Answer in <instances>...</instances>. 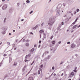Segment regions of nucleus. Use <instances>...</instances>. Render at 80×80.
Returning <instances> with one entry per match:
<instances>
[{
    "instance_id": "nucleus-1",
    "label": "nucleus",
    "mask_w": 80,
    "mask_h": 80,
    "mask_svg": "<svg viewBox=\"0 0 80 80\" xmlns=\"http://www.w3.org/2000/svg\"><path fill=\"white\" fill-rule=\"evenodd\" d=\"M53 20L54 19H53L52 18H50L49 19V21L48 22V24L49 26H52L53 24Z\"/></svg>"
},
{
    "instance_id": "nucleus-2",
    "label": "nucleus",
    "mask_w": 80,
    "mask_h": 80,
    "mask_svg": "<svg viewBox=\"0 0 80 80\" xmlns=\"http://www.w3.org/2000/svg\"><path fill=\"white\" fill-rule=\"evenodd\" d=\"M31 54H29L28 55H26V56L25 57V59H27V57L30 58V57H31Z\"/></svg>"
},
{
    "instance_id": "nucleus-3",
    "label": "nucleus",
    "mask_w": 80,
    "mask_h": 80,
    "mask_svg": "<svg viewBox=\"0 0 80 80\" xmlns=\"http://www.w3.org/2000/svg\"><path fill=\"white\" fill-rule=\"evenodd\" d=\"M28 80H33V78L32 77H30L29 78Z\"/></svg>"
},
{
    "instance_id": "nucleus-4",
    "label": "nucleus",
    "mask_w": 80,
    "mask_h": 80,
    "mask_svg": "<svg viewBox=\"0 0 80 80\" xmlns=\"http://www.w3.org/2000/svg\"><path fill=\"white\" fill-rule=\"evenodd\" d=\"M38 27V25H37L35 27L33 28V30H35L36 28H37Z\"/></svg>"
},
{
    "instance_id": "nucleus-5",
    "label": "nucleus",
    "mask_w": 80,
    "mask_h": 80,
    "mask_svg": "<svg viewBox=\"0 0 80 80\" xmlns=\"http://www.w3.org/2000/svg\"><path fill=\"white\" fill-rule=\"evenodd\" d=\"M26 67H27V66H25L24 67V68H23L22 69V71L23 72H25V68H26Z\"/></svg>"
},
{
    "instance_id": "nucleus-6",
    "label": "nucleus",
    "mask_w": 80,
    "mask_h": 80,
    "mask_svg": "<svg viewBox=\"0 0 80 80\" xmlns=\"http://www.w3.org/2000/svg\"><path fill=\"white\" fill-rule=\"evenodd\" d=\"M77 69V67L75 68H74V69L73 70V71L74 72H77V71L76 70Z\"/></svg>"
},
{
    "instance_id": "nucleus-7",
    "label": "nucleus",
    "mask_w": 80,
    "mask_h": 80,
    "mask_svg": "<svg viewBox=\"0 0 80 80\" xmlns=\"http://www.w3.org/2000/svg\"><path fill=\"white\" fill-rule=\"evenodd\" d=\"M44 32V30H41L39 31L40 33H43Z\"/></svg>"
},
{
    "instance_id": "nucleus-8",
    "label": "nucleus",
    "mask_w": 80,
    "mask_h": 80,
    "mask_svg": "<svg viewBox=\"0 0 80 80\" xmlns=\"http://www.w3.org/2000/svg\"><path fill=\"white\" fill-rule=\"evenodd\" d=\"M35 50V48H32L30 51V52H33Z\"/></svg>"
},
{
    "instance_id": "nucleus-9",
    "label": "nucleus",
    "mask_w": 80,
    "mask_h": 80,
    "mask_svg": "<svg viewBox=\"0 0 80 80\" xmlns=\"http://www.w3.org/2000/svg\"><path fill=\"white\" fill-rule=\"evenodd\" d=\"M51 42L52 44H53V45H55V41H52Z\"/></svg>"
},
{
    "instance_id": "nucleus-10",
    "label": "nucleus",
    "mask_w": 80,
    "mask_h": 80,
    "mask_svg": "<svg viewBox=\"0 0 80 80\" xmlns=\"http://www.w3.org/2000/svg\"><path fill=\"white\" fill-rule=\"evenodd\" d=\"M17 65V62H15L14 63L13 65H14V66H16Z\"/></svg>"
},
{
    "instance_id": "nucleus-11",
    "label": "nucleus",
    "mask_w": 80,
    "mask_h": 80,
    "mask_svg": "<svg viewBox=\"0 0 80 80\" xmlns=\"http://www.w3.org/2000/svg\"><path fill=\"white\" fill-rule=\"evenodd\" d=\"M74 74H75V73H74V72H72L71 73V75H72V76H73Z\"/></svg>"
},
{
    "instance_id": "nucleus-12",
    "label": "nucleus",
    "mask_w": 80,
    "mask_h": 80,
    "mask_svg": "<svg viewBox=\"0 0 80 80\" xmlns=\"http://www.w3.org/2000/svg\"><path fill=\"white\" fill-rule=\"evenodd\" d=\"M6 7H7V6H6V5H4L3 6L2 8H6Z\"/></svg>"
},
{
    "instance_id": "nucleus-13",
    "label": "nucleus",
    "mask_w": 80,
    "mask_h": 80,
    "mask_svg": "<svg viewBox=\"0 0 80 80\" xmlns=\"http://www.w3.org/2000/svg\"><path fill=\"white\" fill-rule=\"evenodd\" d=\"M26 45L28 47V46L29 45V44L28 43H26Z\"/></svg>"
},
{
    "instance_id": "nucleus-14",
    "label": "nucleus",
    "mask_w": 80,
    "mask_h": 80,
    "mask_svg": "<svg viewBox=\"0 0 80 80\" xmlns=\"http://www.w3.org/2000/svg\"><path fill=\"white\" fill-rule=\"evenodd\" d=\"M59 12H60V10H58L57 11V14L58 13H58H59Z\"/></svg>"
},
{
    "instance_id": "nucleus-15",
    "label": "nucleus",
    "mask_w": 80,
    "mask_h": 80,
    "mask_svg": "<svg viewBox=\"0 0 80 80\" xmlns=\"http://www.w3.org/2000/svg\"><path fill=\"white\" fill-rule=\"evenodd\" d=\"M76 27H77V26L76 25H75L74 26V27H73L72 28L74 29L75 28H76Z\"/></svg>"
},
{
    "instance_id": "nucleus-16",
    "label": "nucleus",
    "mask_w": 80,
    "mask_h": 80,
    "mask_svg": "<svg viewBox=\"0 0 80 80\" xmlns=\"http://www.w3.org/2000/svg\"><path fill=\"white\" fill-rule=\"evenodd\" d=\"M2 33L3 35H4L5 33V31H4L3 32H2Z\"/></svg>"
},
{
    "instance_id": "nucleus-17",
    "label": "nucleus",
    "mask_w": 80,
    "mask_h": 80,
    "mask_svg": "<svg viewBox=\"0 0 80 80\" xmlns=\"http://www.w3.org/2000/svg\"><path fill=\"white\" fill-rule=\"evenodd\" d=\"M76 11L77 12H78L80 11V10H79V9H77L76 10Z\"/></svg>"
},
{
    "instance_id": "nucleus-18",
    "label": "nucleus",
    "mask_w": 80,
    "mask_h": 80,
    "mask_svg": "<svg viewBox=\"0 0 80 80\" xmlns=\"http://www.w3.org/2000/svg\"><path fill=\"white\" fill-rule=\"evenodd\" d=\"M40 68H42V67H43V64H42L41 65H40Z\"/></svg>"
},
{
    "instance_id": "nucleus-19",
    "label": "nucleus",
    "mask_w": 80,
    "mask_h": 80,
    "mask_svg": "<svg viewBox=\"0 0 80 80\" xmlns=\"http://www.w3.org/2000/svg\"><path fill=\"white\" fill-rule=\"evenodd\" d=\"M40 71H38V75H40Z\"/></svg>"
},
{
    "instance_id": "nucleus-20",
    "label": "nucleus",
    "mask_w": 80,
    "mask_h": 80,
    "mask_svg": "<svg viewBox=\"0 0 80 80\" xmlns=\"http://www.w3.org/2000/svg\"><path fill=\"white\" fill-rule=\"evenodd\" d=\"M27 3H30V1L29 0L26 1Z\"/></svg>"
},
{
    "instance_id": "nucleus-21",
    "label": "nucleus",
    "mask_w": 80,
    "mask_h": 80,
    "mask_svg": "<svg viewBox=\"0 0 80 80\" xmlns=\"http://www.w3.org/2000/svg\"><path fill=\"white\" fill-rule=\"evenodd\" d=\"M73 46V45H71V48H73V47H74V46Z\"/></svg>"
},
{
    "instance_id": "nucleus-22",
    "label": "nucleus",
    "mask_w": 80,
    "mask_h": 80,
    "mask_svg": "<svg viewBox=\"0 0 80 80\" xmlns=\"http://www.w3.org/2000/svg\"><path fill=\"white\" fill-rule=\"evenodd\" d=\"M7 44L8 45H10V42H7Z\"/></svg>"
},
{
    "instance_id": "nucleus-23",
    "label": "nucleus",
    "mask_w": 80,
    "mask_h": 80,
    "mask_svg": "<svg viewBox=\"0 0 80 80\" xmlns=\"http://www.w3.org/2000/svg\"><path fill=\"white\" fill-rule=\"evenodd\" d=\"M78 20V18H77L75 21V22H77V20Z\"/></svg>"
},
{
    "instance_id": "nucleus-24",
    "label": "nucleus",
    "mask_w": 80,
    "mask_h": 80,
    "mask_svg": "<svg viewBox=\"0 0 80 80\" xmlns=\"http://www.w3.org/2000/svg\"><path fill=\"white\" fill-rule=\"evenodd\" d=\"M42 43V41H39V43Z\"/></svg>"
},
{
    "instance_id": "nucleus-25",
    "label": "nucleus",
    "mask_w": 80,
    "mask_h": 80,
    "mask_svg": "<svg viewBox=\"0 0 80 80\" xmlns=\"http://www.w3.org/2000/svg\"><path fill=\"white\" fill-rule=\"evenodd\" d=\"M34 62H35L34 61H33L32 63H31V65H33V63H34Z\"/></svg>"
},
{
    "instance_id": "nucleus-26",
    "label": "nucleus",
    "mask_w": 80,
    "mask_h": 80,
    "mask_svg": "<svg viewBox=\"0 0 80 80\" xmlns=\"http://www.w3.org/2000/svg\"><path fill=\"white\" fill-rule=\"evenodd\" d=\"M25 59V60L24 61V62H27L28 61V60H27V59Z\"/></svg>"
},
{
    "instance_id": "nucleus-27",
    "label": "nucleus",
    "mask_w": 80,
    "mask_h": 80,
    "mask_svg": "<svg viewBox=\"0 0 80 80\" xmlns=\"http://www.w3.org/2000/svg\"><path fill=\"white\" fill-rule=\"evenodd\" d=\"M3 55L4 56H7V55L6 54H4Z\"/></svg>"
},
{
    "instance_id": "nucleus-28",
    "label": "nucleus",
    "mask_w": 80,
    "mask_h": 80,
    "mask_svg": "<svg viewBox=\"0 0 80 80\" xmlns=\"http://www.w3.org/2000/svg\"><path fill=\"white\" fill-rule=\"evenodd\" d=\"M53 38V36H52L50 38V39L51 40H52V39Z\"/></svg>"
},
{
    "instance_id": "nucleus-29",
    "label": "nucleus",
    "mask_w": 80,
    "mask_h": 80,
    "mask_svg": "<svg viewBox=\"0 0 80 80\" xmlns=\"http://www.w3.org/2000/svg\"><path fill=\"white\" fill-rule=\"evenodd\" d=\"M33 13V11H32L30 12V14H31V13Z\"/></svg>"
},
{
    "instance_id": "nucleus-30",
    "label": "nucleus",
    "mask_w": 80,
    "mask_h": 80,
    "mask_svg": "<svg viewBox=\"0 0 80 80\" xmlns=\"http://www.w3.org/2000/svg\"><path fill=\"white\" fill-rule=\"evenodd\" d=\"M25 41H26V40L25 39H23L22 40V42H25Z\"/></svg>"
},
{
    "instance_id": "nucleus-31",
    "label": "nucleus",
    "mask_w": 80,
    "mask_h": 80,
    "mask_svg": "<svg viewBox=\"0 0 80 80\" xmlns=\"http://www.w3.org/2000/svg\"><path fill=\"white\" fill-rule=\"evenodd\" d=\"M58 43L59 44H60V43H61V41H60L59 42H58Z\"/></svg>"
},
{
    "instance_id": "nucleus-32",
    "label": "nucleus",
    "mask_w": 80,
    "mask_h": 80,
    "mask_svg": "<svg viewBox=\"0 0 80 80\" xmlns=\"http://www.w3.org/2000/svg\"><path fill=\"white\" fill-rule=\"evenodd\" d=\"M63 24H64L63 22H62V25H63Z\"/></svg>"
},
{
    "instance_id": "nucleus-33",
    "label": "nucleus",
    "mask_w": 80,
    "mask_h": 80,
    "mask_svg": "<svg viewBox=\"0 0 80 80\" xmlns=\"http://www.w3.org/2000/svg\"><path fill=\"white\" fill-rule=\"evenodd\" d=\"M52 70H54V69H55V68L54 67H52Z\"/></svg>"
},
{
    "instance_id": "nucleus-34",
    "label": "nucleus",
    "mask_w": 80,
    "mask_h": 80,
    "mask_svg": "<svg viewBox=\"0 0 80 80\" xmlns=\"http://www.w3.org/2000/svg\"><path fill=\"white\" fill-rule=\"evenodd\" d=\"M70 42H67V44H70Z\"/></svg>"
},
{
    "instance_id": "nucleus-35",
    "label": "nucleus",
    "mask_w": 80,
    "mask_h": 80,
    "mask_svg": "<svg viewBox=\"0 0 80 80\" xmlns=\"http://www.w3.org/2000/svg\"><path fill=\"white\" fill-rule=\"evenodd\" d=\"M19 5H20V4L19 3H18L17 5V6H19Z\"/></svg>"
},
{
    "instance_id": "nucleus-36",
    "label": "nucleus",
    "mask_w": 80,
    "mask_h": 80,
    "mask_svg": "<svg viewBox=\"0 0 80 80\" xmlns=\"http://www.w3.org/2000/svg\"><path fill=\"white\" fill-rule=\"evenodd\" d=\"M43 23H42L41 24V26H42H42H43Z\"/></svg>"
},
{
    "instance_id": "nucleus-37",
    "label": "nucleus",
    "mask_w": 80,
    "mask_h": 80,
    "mask_svg": "<svg viewBox=\"0 0 80 80\" xmlns=\"http://www.w3.org/2000/svg\"><path fill=\"white\" fill-rule=\"evenodd\" d=\"M27 59L28 60H29V59H30V58H29L28 57H27Z\"/></svg>"
},
{
    "instance_id": "nucleus-38",
    "label": "nucleus",
    "mask_w": 80,
    "mask_h": 80,
    "mask_svg": "<svg viewBox=\"0 0 80 80\" xmlns=\"http://www.w3.org/2000/svg\"><path fill=\"white\" fill-rule=\"evenodd\" d=\"M62 77L63 75V73H62V74L61 75Z\"/></svg>"
},
{
    "instance_id": "nucleus-39",
    "label": "nucleus",
    "mask_w": 80,
    "mask_h": 80,
    "mask_svg": "<svg viewBox=\"0 0 80 80\" xmlns=\"http://www.w3.org/2000/svg\"><path fill=\"white\" fill-rule=\"evenodd\" d=\"M72 24H73V25H75V22H73Z\"/></svg>"
},
{
    "instance_id": "nucleus-40",
    "label": "nucleus",
    "mask_w": 80,
    "mask_h": 80,
    "mask_svg": "<svg viewBox=\"0 0 80 80\" xmlns=\"http://www.w3.org/2000/svg\"><path fill=\"white\" fill-rule=\"evenodd\" d=\"M29 41V40H28V39H27V40H26V42H28Z\"/></svg>"
},
{
    "instance_id": "nucleus-41",
    "label": "nucleus",
    "mask_w": 80,
    "mask_h": 80,
    "mask_svg": "<svg viewBox=\"0 0 80 80\" xmlns=\"http://www.w3.org/2000/svg\"><path fill=\"white\" fill-rule=\"evenodd\" d=\"M5 20H6V18H5L4 20V22H5Z\"/></svg>"
},
{
    "instance_id": "nucleus-42",
    "label": "nucleus",
    "mask_w": 80,
    "mask_h": 80,
    "mask_svg": "<svg viewBox=\"0 0 80 80\" xmlns=\"http://www.w3.org/2000/svg\"><path fill=\"white\" fill-rule=\"evenodd\" d=\"M40 44L39 45V46H38V48H40Z\"/></svg>"
},
{
    "instance_id": "nucleus-43",
    "label": "nucleus",
    "mask_w": 80,
    "mask_h": 80,
    "mask_svg": "<svg viewBox=\"0 0 80 80\" xmlns=\"http://www.w3.org/2000/svg\"><path fill=\"white\" fill-rule=\"evenodd\" d=\"M34 47H37V45H36V44L35 45H34Z\"/></svg>"
},
{
    "instance_id": "nucleus-44",
    "label": "nucleus",
    "mask_w": 80,
    "mask_h": 80,
    "mask_svg": "<svg viewBox=\"0 0 80 80\" xmlns=\"http://www.w3.org/2000/svg\"><path fill=\"white\" fill-rule=\"evenodd\" d=\"M53 75H54V76H55V75H56V74L54 73V74H53Z\"/></svg>"
},
{
    "instance_id": "nucleus-45",
    "label": "nucleus",
    "mask_w": 80,
    "mask_h": 80,
    "mask_svg": "<svg viewBox=\"0 0 80 80\" xmlns=\"http://www.w3.org/2000/svg\"><path fill=\"white\" fill-rule=\"evenodd\" d=\"M49 47H52V45H51V44H50Z\"/></svg>"
},
{
    "instance_id": "nucleus-46",
    "label": "nucleus",
    "mask_w": 80,
    "mask_h": 80,
    "mask_svg": "<svg viewBox=\"0 0 80 80\" xmlns=\"http://www.w3.org/2000/svg\"><path fill=\"white\" fill-rule=\"evenodd\" d=\"M74 31V30L72 31L71 33H72V32H73Z\"/></svg>"
},
{
    "instance_id": "nucleus-47",
    "label": "nucleus",
    "mask_w": 80,
    "mask_h": 80,
    "mask_svg": "<svg viewBox=\"0 0 80 80\" xmlns=\"http://www.w3.org/2000/svg\"><path fill=\"white\" fill-rule=\"evenodd\" d=\"M79 27H80V25L78 26V28H79Z\"/></svg>"
},
{
    "instance_id": "nucleus-48",
    "label": "nucleus",
    "mask_w": 80,
    "mask_h": 80,
    "mask_svg": "<svg viewBox=\"0 0 80 80\" xmlns=\"http://www.w3.org/2000/svg\"><path fill=\"white\" fill-rule=\"evenodd\" d=\"M62 63H63V62H61L60 64H62Z\"/></svg>"
},
{
    "instance_id": "nucleus-49",
    "label": "nucleus",
    "mask_w": 80,
    "mask_h": 80,
    "mask_svg": "<svg viewBox=\"0 0 80 80\" xmlns=\"http://www.w3.org/2000/svg\"><path fill=\"white\" fill-rule=\"evenodd\" d=\"M2 42H1L0 43V45H2Z\"/></svg>"
},
{
    "instance_id": "nucleus-50",
    "label": "nucleus",
    "mask_w": 80,
    "mask_h": 80,
    "mask_svg": "<svg viewBox=\"0 0 80 80\" xmlns=\"http://www.w3.org/2000/svg\"><path fill=\"white\" fill-rule=\"evenodd\" d=\"M13 32H15V30H13Z\"/></svg>"
},
{
    "instance_id": "nucleus-51",
    "label": "nucleus",
    "mask_w": 80,
    "mask_h": 80,
    "mask_svg": "<svg viewBox=\"0 0 80 80\" xmlns=\"http://www.w3.org/2000/svg\"><path fill=\"white\" fill-rule=\"evenodd\" d=\"M75 56L77 57L78 56V55H77V54H76Z\"/></svg>"
},
{
    "instance_id": "nucleus-52",
    "label": "nucleus",
    "mask_w": 80,
    "mask_h": 80,
    "mask_svg": "<svg viewBox=\"0 0 80 80\" xmlns=\"http://www.w3.org/2000/svg\"><path fill=\"white\" fill-rule=\"evenodd\" d=\"M31 34L33 35V33L32 32H31Z\"/></svg>"
},
{
    "instance_id": "nucleus-53",
    "label": "nucleus",
    "mask_w": 80,
    "mask_h": 80,
    "mask_svg": "<svg viewBox=\"0 0 80 80\" xmlns=\"http://www.w3.org/2000/svg\"><path fill=\"white\" fill-rule=\"evenodd\" d=\"M75 13H77V12H74V14H75Z\"/></svg>"
},
{
    "instance_id": "nucleus-54",
    "label": "nucleus",
    "mask_w": 80,
    "mask_h": 80,
    "mask_svg": "<svg viewBox=\"0 0 80 80\" xmlns=\"http://www.w3.org/2000/svg\"><path fill=\"white\" fill-rule=\"evenodd\" d=\"M2 2H5V0H2Z\"/></svg>"
},
{
    "instance_id": "nucleus-55",
    "label": "nucleus",
    "mask_w": 80,
    "mask_h": 80,
    "mask_svg": "<svg viewBox=\"0 0 80 80\" xmlns=\"http://www.w3.org/2000/svg\"><path fill=\"white\" fill-rule=\"evenodd\" d=\"M15 46V44L13 45V47H14Z\"/></svg>"
},
{
    "instance_id": "nucleus-56",
    "label": "nucleus",
    "mask_w": 80,
    "mask_h": 80,
    "mask_svg": "<svg viewBox=\"0 0 80 80\" xmlns=\"http://www.w3.org/2000/svg\"><path fill=\"white\" fill-rule=\"evenodd\" d=\"M21 20H22V21H23L24 20H23V19H22Z\"/></svg>"
},
{
    "instance_id": "nucleus-57",
    "label": "nucleus",
    "mask_w": 80,
    "mask_h": 80,
    "mask_svg": "<svg viewBox=\"0 0 80 80\" xmlns=\"http://www.w3.org/2000/svg\"><path fill=\"white\" fill-rule=\"evenodd\" d=\"M46 52H47V53H48V51H47Z\"/></svg>"
},
{
    "instance_id": "nucleus-58",
    "label": "nucleus",
    "mask_w": 80,
    "mask_h": 80,
    "mask_svg": "<svg viewBox=\"0 0 80 80\" xmlns=\"http://www.w3.org/2000/svg\"><path fill=\"white\" fill-rule=\"evenodd\" d=\"M9 35H11V33H9Z\"/></svg>"
},
{
    "instance_id": "nucleus-59",
    "label": "nucleus",
    "mask_w": 80,
    "mask_h": 80,
    "mask_svg": "<svg viewBox=\"0 0 80 80\" xmlns=\"http://www.w3.org/2000/svg\"><path fill=\"white\" fill-rule=\"evenodd\" d=\"M16 48H14V50H16Z\"/></svg>"
},
{
    "instance_id": "nucleus-60",
    "label": "nucleus",
    "mask_w": 80,
    "mask_h": 80,
    "mask_svg": "<svg viewBox=\"0 0 80 80\" xmlns=\"http://www.w3.org/2000/svg\"><path fill=\"white\" fill-rule=\"evenodd\" d=\"M68 80H71V79H69Z\"/></svg>"
},
{
    "instance_id": "nucleus-61",
    "label": "nucleus",
    "mask_w": 80,
    "mask_h": 80,
    "mask_svg": "<svg viewBox=\"0 0 80 80\" xmlns=\"http://www.w3.org/2000/svg\"><path fill=\"white\" fill-rule=\"evenodd\" d=\"M51 1V0H50L49 2H50Z\"/></svg>"
},
{
    "instance_id": "nucleus-62",
    "label": "nucleus",
    "mask_w": 80,
    "mask_h": 80,
    "mask_svg": "<svg viewBox=\"0 0 80 80\" xmlns=\"http://www.w3.org/2000/svg\"><path fill=\"white\" fill-rule=\"evenodd\" d=\"M19 29H20V27H19Z\"/></svg>"
},
{
    "instance_id": "nucleus-63",
    "label": "nucleus",
    "mask_w": 80,
    "mask_h": 80,
    "mask_svg": "<svg viewBox=\"0 0 80 80\" xmlns=\"http://www.w3.org/2000/svg\"><path fill=\"white\" fill-rule=\"evenodd\" d=\"M62 12H63V11H62Z\"/></svg>"
},
{
    "instance_id": "nucleus-64",
    "label": "nucleus",
    "mask_w": 80,
    "mask_h": 80,
    "mask_svg": "<svg viewBox=\"0 0 80 80\" xmlns=\"http://www.w3.org/2000/svg\"><path fill=\"white\" fill-rule=\"evenodd\" d=\"M79 80H80V79H79Z\"/></svg>"
}]
</instances>
